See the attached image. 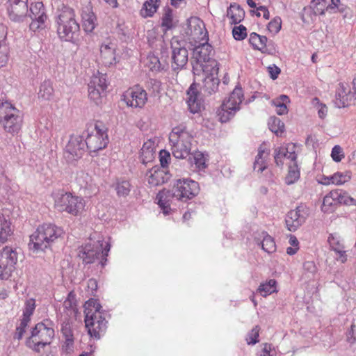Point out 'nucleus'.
<instances>
[{
  "instance_id": "6e6d98bb",
  "label": "nucleus",
  "mask_w": 356,
  "mask_h": 356,
  "mask_svg": "<svg viewBox=\"0 0 356 356\" xmlns=\"http://www.w3.org/2000/svg\"><path fill=\"white\" fill-rule=\"evenodd\" d=\"M313 104L317 106L318 115L321 119H324L327 113V107L325 104L320 102L318 97L313 99Z\"/></svg>"
},
{
  "instance_id": "680f3d73",
  "label": "nucleus",
  "mask_w": 356,
  "mask_h": 356,
  "mask_svg": "<svg viewBox=\"0 0 356 356\" xmlns=\"http://www.w3.org/2000/svg\"><path fill=\"white\" fill-rule=\"evenodd\" d=\"M303 269L305 273L308 274V277H310L311 275L313 276L317 270L315 263L312 261L304 262Z\"/></svg>"
},
{
  "instance_id": "338daca9",
  "label": "nucleus",
  "mask_w": 356,
  "mask_h": 356,
  "mask_svg": "<svg viewBox=\"0 0 356 356\" xmlns=\"http://www.w3.org/2000/svg\"><path fill=\"white\" fill-rule=\"evenodd\" d=\"M248 336L249 339H247L248 344L254 345L258 342L259 330H257V326L252 330L251 333Z\"/></svg>"
},
{
  "instance_id": "58836bf2",
  "label": "nucleus",
  "mask_w": 356,
  "mask_h": 356,
  "mask_svg": "<svg viewBox=\"0 0 356 356\" xmlns=\"http://www.w3.org/2000/svg\"><path fill=\"white\" fill-rule=\"evenodd\" d=\"M115 189L119 197H127L131 191V184L129 181L118 179L115 183Z\"/></svg>"
},
{
  "instance_id": "ea45409f",
  "label": "nucleus",
  "mask_w": 356,
  "mask_h": 356,
  "mask_svg": "<svg viewBox=\"0 0 356 356\" xmlns=\"http://www.w3.org/2000/svg\"><path fill=\"white\" fill-rule=\"evenodd\" d=\"M263 240L261 242L262 249L268 252L273 253L276 250V245L274 238L266 232H263Z\"/></svg>"
},
{
  "instance_id": "13d9d810",
  "label": "nucleus",
  "mask_w": 356,
  "mask_h": 356,
  "mask_svg": "<svg viewBox=\"0 0 356 356\" xmlns=\"http://www.w3.org/2000/svg\"><path fill=\"white\" fill-rule=\"evenodd\" d=\"M261 52L268 55H275L277 53V46L273 40L267 39V42L265 43Z\"/></svg>"
},
{
  "instance_id": "f8f14e48",
  "label": "nucleus",
  "mask_w": 356,
  "mask_h": 356,
  "mask_svg": "<svg viewBox=\"0 0 356 356\" xmlns=\"http://www.w3.org/2000/svg\"><path fill=\"white\" fill-rule=\"evenodd\" d=\"M29 11L27 16L31 19V22L29 24L30 30L35 32L40 29H44L47 26V15L42 2L31 3Z\"/></svg>"
},
{
  "instance_id": "a878e982",
  "label": "nucleus",
  "mask_w": 356,
  "mask_h": 356,
  "mask_svg": "<svg viewBox=\"0 0 356 356\" xmlns=\"http://www.w3.org/2000/svg\"><path fill=\"white\" fill-rule=\"evenodd\" d=\"M227 16L231 19V24H236L243 20L245 11L242 7L236 3H231L227 10Z\"/></svg>"
},
{
  "instance_id": "423d86ee",
  "label": "nucleus",
  "mask_w": 356,
  "mask_h": 356,
  "mask_svg": "<svg viewBox=\"0 0 356 356\" xmlns=\"http://www.w3.org/2000/svg\"><path fill=\"white\" fill-rule=\"evenodd\" d=\"M54 337L53 323L49 319H45L37 323L33 328L27 344L34 351L40 353V348H43L47 345H49Z\"/></svg>"
},
{
  "instance_id": "37998d69",
  "label": "nucleus",
  "mask_w": 356,
  "mask_h": 356,
  "mask_svg": "<svg viewBox=\"0 0 356 356\" xmlns=\"http://www.w3.org/2000/svg\"><path fill=\"white\" fill-rule=\"evenodd\" d=\"M326 4V0H312L310 7L313 10V13L315 15H325V11H327Z\"/></svg>"
},
{
  "instance_id": "052dcab7",
  "label": "nucleus",
  "mask_w": 356,
  "mask_h": 356,
  "mask_svg": "<svg viewBox=\"0 0 356 356\" xmlns=\"http://www.w3.org/2000/svg\"><path fill=\"white\" fill-rule=\"evenodd\" d=\"M331 156L335 162H339L344 158L343 149L339 145H335L332 149Z\"/></svg>"
},
{
  "instance_id": "c85d7f7f",
  "label": "nucleus",
  "mask_w": 356,
  "mask_h": 356,
  "mask_svg": "<svg viewBox=\"0 0 356 356\" xmlns=\"http://www.w3.org/2000/svg\"><path fill=\"white\" fill-rule=\"evenodd\" d=\"M6 31L3 26H0V67L5 66L8 60L9 49L5 44Z\"/></svg>"
},
{
  "instance_id": "72a5a7b5",
  "label": "nucleus",
  "mask_w": 356,
  "mask_h": 356,
  "mask_svg": "<svg viewBox=\"0 0 356 356\" xmlns=\"http://www.w3.org/2000/svg\"><path fill=\"white\" fill-rule=\"evenodd\" d=\"M300 170L297 163H291L289 165L288 173L285 177V183L291 185L296 182L300 178Z\"/></svg>"
},
{
  "instance_id": "c756f323",
  "label": "nucleus",
  "mask_w": 356,
  "mask_h": 356,
  "mask_svg": "<svg viewBox=\"0 0 356 356\" xmlns=\"http://www.w3.org/2000/svg\"><path fill=\"white\" fill-rule=\"evenodd\" d=\"M160 0H147L140 10V15L144 17H150L154 15L159 8Z\"/></svg>"
},
{
  "instance_id": "4be33fe9",
  "label": "nucleus",
  "mask_w": 356,
  "mask_h": 356,
  "mask_svg": "<svg viewBox=\"0 0 356 356\" xmlns=\"http://www.w3.org/2000/svg\"><path fill=\"white\" fill-rule=\"evenodd\" d=\"M172 145V153L177 159L186 158L191 149V140H179L177 141H170Z\"/></svg>"
},
{
  "instance_id": "cd10ccee",
  "label": "nucleus",
  "mask_w": 356,
  "mask_h": 356,
  "mask_svg": "<svg viewBox=\"0 0 356 356\" xmlns=\"http://www.w3.org/2000/svg\"><path fill=\"white\" fill-rule=\"evenodd\" d=\"M11 222L3 215L0 216V243H6L13 234Z\"/></svg>"
},
{
  "instance_id": "69168bd1",
  "label": "nucleus",
  "mask_w": 356,
  "mask_h": 356,
  "mask_svg": "<svg viewBox=\"0 0 356 356\" xmlns=\"http://www.w3.org/2000/svg\"><path fill=\"white\" fill-rule=\"evenodd\" d=\"M273 104L277 107L276 113L279 115H282L288 113V108L284 102L281 101H273Z\"/></svg>"
},
{
  "instance_id": "6ab92c4d",
  "label": "nucleus",
  "mask_w": 356,
  "mask_h": 356,
  "mask_svg": "<svg viewBox=\"0 0 356 356\" xmlns=\"http://www.w3.org/2000/svg\"><path fill=\"white\" fill-rule=\"evenodd\" d=\"M127 105L134 108H142L147 100V92L139 86L130 89L124 95Z\"/></svg>"
},
{
  "instance_id": "bf43d9fd",
  "label": "nucleus",
  "mask_w": 356,
  "mask_h": 356,
  "mask_svg": "<svg viewBox=\"0 0 356 356\" xmlns=\"http://www.w3.org/2000/svg\"><path fill=\"white\" fill-rule=\"evenodd\" d=\"M35 308L34 299H29L25 303V308L23 311V316L31 318Z\"/></svg>"
},
{
  "instance_id": "0e129e2a",
  "label": "nucleus",
  "mask_w": 356,
  "mask_h": 356,
  "mask_svg": "<svg viewBox=\"0 0 356 356\" xmlns=\"http://www.w3.org/2000/svg\"><path fill=\"white\" fill-rule=\"evenodd\" d=\"M155 152L140 151V160L142 163L147 164L153 161Z\"/></svg>"
},
{
  "instance_id": "49530a36",
  "label": "nucleus",
  "mask_w": 356,
  "mask_h": 356,
  "mask_svg": "<svg viewBox=\"0 0 356 356\" xmlns=\"http://www.w3.org/2000/svg\"><path fill=\"white\" fill-rule=\"evenodd\" d=\"M337 191L338 195H340L338 204L356 206V199L351 197L346 191L339 189H337Z\"/></svg>"
},
{
  "instance_id": "393cba45",
  "label": "nucleus",
  "mask_w": 356,
  "mask_h": 356,
  "mask_svg": "<svg viewBox=\"0 0 356 356\" xmlns=\"http://www.w3.org/2000/svg\"><path fill=\"white\" fill-rule=\"evenodd\" d=\"M101 58L106 66L116 63L115 44L113 43L102 44L100 48Z\"/></svg>"
},
{
  "instance_id": "09e8293b",
  "label": "nucleus",
  "mask_w": 356,
  "mask_h": 356,
  "mask_svg": "<svg viewBox=\"0 0 356 356\" xmlns=\"http://www.w3.org/2000/svg\"><path fill=\"white\" fill-rule=\"evenodd\" d=\"M232 35L235 40H243L247 37V29L243 25L234 26L232 29Z\"/></svg>"
},
{
  "instance_id": "2eb2a0df",
  "label": "nucleus",
  "mask_w": 356,
  "mask_h": 356,
  "mask_svg": "<svg viewBox=\"0 0 356 356\" xmlns=\"http://www.w3.org/2000/svg\"><path fill=\"white\" fill-rule=\"evenodd\" d=\"M106 75L94 74L88 83V97L97 105L101 103L102 97L107 88Z\"/></svg>"
},
{
  "instance_id": "a211bd4d",
  "label": "nucleus",
  "mask_w": 356,
  "mask_h": 356,
  "mask_svg": "<svg viewBox=\"0 0 356 356\" xmlns=\"http://www.w3.org/2000/svg\"><path fill=\"white\" fill-rule=\"evenodd\" d=\"M308 216L307 209L305 207L299 206L295 209L288 212L285 218V223L288 230L295 232L305 222Z\"/></svg>"
},
{
  "instance_id": "1a4fd4ad",
  "label": "nucleus",
  "mask_w": 356,
  "mask_h": 356,
  "mask_svg": "<svg viewBox=\"0 0 356 356\" xmlns=\"http://www.w3.org/2000/svg\"><path fill=\"white\" fill-rule=\"evenodd\" d=\"M111 245L106 243L105 248L102 249V244L99 245L87 243L82 245L79 249L78 256L83 260L85 264H90L95 262L97 259H100L99 264L102 267H104L107 261L108 253L110 250Z\"/></svg>"
},
{
  "instance_id": "7c9ffc66",
  "label": "nucleus",
  "mask_w": 356,
  "mask_h": 356,
  "mask_svg": "<svg viewBox=\"0 0 356 356\" xmlns=\"http://www.w3.org/2000/svg\"><path fill=\"white\" fill-rule=\"evenodd\" d=\"M177 140H191V136L184 125L174 127L170 134L169 141H177Z\"/></svg>"
},
{
  "instance_id": "473e14b6",
  "label": "nucleus",
  "mask_w": 356,
  "mask_h": 356,
  "mask_svg": "<svg viewBox=\"0 0 356 356\" xmlns=\"http://www.w3.org/2000/svg\"><path fill=\"white\" fill-rule=\"evenodd\" d=\"M337 190L330 191L327 194L323 200L322 210L327 211L332 207L337 205L339 203V197Z\"/></svg>"
},
{
  "instance_id": "de8ad7c7",
  "label": "nucleus",
  "mask_w": 356,
  "mask_h": 356,
  "mask_svg": "<svg viewBox=\"0 0 356 356\" xmlns=\"http://www.w3.org/2000/svg\"><path fill=\"white\" fill-rule=\"evenodd\" d=\"M327 241L332 248V250L334 252L340 250L341 249H344V246L343 243L341 242L339 238L334 234H330Z\"/></svg>"
},
{
  "instance_id": "5fc2aeb1",
  "label": "nucleus",
  "mask_w": 356,
  "mask_h": 356,
  "mask_svg": "<svg viewBox=\"0 0 356 356\" xmlns=\"http://www.w3.org/2000/svg\"><path fill=\"white\" fill-rule=\"evenodd\" d=\"M30 321L31 318L23 316L21 320L20 325L16 328L15 339H21L22 338L23 334L25 332L26 327L28 326Z\"/></svg>"
},
{
  "instance_id": "b1692460",
  "label": "nucleus",
  "mask_w": 356,
  "mask_h": 356,
  "mask_svg": "<svg viewBox=\"0 0 356 356\" xmlns=\"http://www.w3.org/2000/svg\"><path fill=\"white\" fill-rule=\"evenodd\" d=\"M82 27L86 33H92L97 26L96 15L89 8H86L81 13Z\"/></svg>"
},
{
  "instance_id": "7ed1b4c3",
  "label": "nucleus",
  "mask_w": 356,
  "mask_h": 356,
  "mask_svg": "<svg viewBox=\"0 0 356 356\" xmlns=\"http://www.w3.org/2000/svg\"><path fill=\"white\" fill-rule=\"evenodd\" d=\"M63 234V230L60 227L52 224H43L30 236L29 248L36 252L43 251Z\"/></svg>"
},
{
  "instance_id": "4d7b16f0",
  "label": "nucleus",
  "mask_w": 356,
  "mask_h": 356,
  "mask_svg": "<svg viewBox=\"0 0 356 356\" xmlns=\"http://www.w3.org/2000/svg\"><path fill=\"white\" fill-rule=\"evenodd\" d=\"M286 154L283 152V147L276 148L274 151V159L277 166L282 167L284 165V159Z\"/></svg>"
},
{
  "instance_id": "bb28decb",
  "label": "nucleus",
  "mask_w": 356,
  "mask_h": 356,
  "mask_svg": "<svg viewBox=\"0 0 356 356\" xmlns=\"http://www.w3.org/2000/svg\"><path fill=\"white\" fill-rule=\"evenodd\" d=\"M64 312L67 316L76 317L78 314L76 294L74 291H70L63 302Z\"/></svg>"
},
{
  "instance_id": "4468645a",
  "label": "nucleus",
  "mask_w": 356,
  "mask_h": 356,
  "mask_svg": "<svg viewBox=\"0 0 356 356\" xmlns=\"http://www.w3.org/2000/svg\"><path fill=\"white\" fill-rule=\"evenodd\" d=\"M85 324L90 337L97 339H100L107 328V321L102 314L98 313L93 314H90V312H87Z\"/></svg>"
},
{
  "instance_id": "774afa93",
  "label": "nucleus",
  "mask_w": 356,
  "mask_h": 356,
  "mask_svg": "<svg viewBox=\"0 0 356 356\" xmlns=\"http://www.w3.org/2000/svg\"><path fill=\"white\" fill-rule=\"evenodd\" d=\"M268 72L269 73L270 77L273 80H275L281 72L280 69L275 65H272L268 67Z\"/></svg>"
},
{
  "instance_id": "f03ea898",
  "label": "nucleus",
  "mask_w": 356,
  "mask_h": 356,
  "mask_svg": "<svg viewBox=\"0 0 356 356\" xmlns=\"http://www.w3.org/2000/svg\"><path fill=\"white\" fill-rule=\"evenodd\" d=\"M56 22L57 24V33L62 40L72 42L80 31L79 24L75 19L74 10L61 3L58 6Z\"/></svg>"
},
{
  "instance_id": "0eeeda50",
  "label": "nucleus",
  "mask_w": 356,
  "mask_h": 356,
  "mask_svg": "<svg viewBox=\"0 0 356 356\" xmlns=\"http://www.w3.org/2000/svg\"><path fill=\"white\" fill-rule=\"evenodd\" d=\"M23 117L21 111L10 102L0 104V122L9 133H17L22 127Z\"/></svg>"
},
{
  "instance_id": "864d4df0",
  "label": "nucleus",
  "mask_w": 356,
  "mask_h": 356,
  "mask_svg": "<svg viewBox=\"0 0 356 356\" xmlns=\"http://www.w3.org/2000/svg\"><path fill=\"white\" fill-rule=\"evenodd\" d=\"M268 158V157H261V159H259V156H256L253 163L254 170L257 172H262L264 171L268 167L266 162Z\"/></svg>"
},
{
  "instance_id": "20e7f679",
  "label": "nucleus",
  "mask_w": 356,
  "mask_h": 356,
  "mask_svg": "<svg viewBox=\"0 0 356 356\" xmlns=\"http://www.w3.org/2000/svg\"><path fill=\"white\" fill-rule=\"evenodd\" d=\"M86 132V135L85 133L83 134L85 136L84 141L92 156H95L92 153H97L106 147L109 143L108 128L102 122L97 121L94 125L90 124Z\"/></svg>"
},
{
  "instance_id": "a18cd8bd",
  "label": "nucleus",
  "mask_w": 356,
  "mask_h": 356,
  "mask_svg": "<svg viewBox=\"0 0 356 356\" xmlns=\"http://www.w3.org/2000/svg\"><path fill=\"white\" fill-rule=\"evenodd\" d=\"M84 313L85 316L87 314V312H90V314H102L100 309H102L101 305L98 302L97 300L91 298L88 300L84 305Z\"/></svg>"
},
{
  "instance_id": "3c124183",
  "label": "nucleus",
  "mask_w": 356,
  "mask_h": 356,
  "mask_svg": "<svg viewBox=\"0 0 356 356\" xmlns=\"http://www.w3.org/2000/svg\"><path fill=\"white\" fill-rule=\"evenodd\" d=\"M282 19L280 17H274L268 24V30L273 33L277 34L281 29Z\"/></svg>"
},
{
  "instance_id": "e433bc0d",
  "label": "nucleus",
  "mask_w": 356,
  "mask_h": 356,
  "mask_svg": "<svg viewBox=\"0 0 356 356\" xmlns=\"http://www.w3.org/2000/svg\"><path fill=\"white\" fill-rule=\"evenodd\" d=\"M172 9L169 6L163 8V14L161 18V26L165 30H170L174 27Z\"/></svg>"
},
{
  "instance_id": "f257e3e1",
  "label": "nucleus",
  "mask_w": 356,
  "mask_h": 356,
  "mask_svg": "<svg viewBox=\"0 0 356 356\" xmlns=\"http://www.w3.org/2000/svg\"><path fill=\"white\" fill-rule=\"evenodd\" d=\"M218 64L216 63L211 69L204 70L205 76L199 91L198 84L193 83L187 90L188 105L192 113L200 111L202 107L203 97H209L215 94L218 90L220 79L218 78Z\"/></svg>"
},
{
  "instance_id": "6e6552de",
  "label": "nucleus",
  "mask_w": 356,
  "mask_h": 356,
  "mask_svg": "<svg viewBox=\"0 0 356 356\" xmlns=\"http://www.w3.org/2000/svg\"><path fill=\"white\" fill-rule=\"evenodd\" d=\"M243 99V93L241 87L237 86L230 94L227 100L224 101L217 111L219 120L227 122L231 120L240 110V105Z\"/></svg>"
},
{
  "instance_id": "c9c22d12",
  "label": "nucleus",
  "mask_w": 356,
  "mask_h": 356,
  "mask_svg": "<svg viewBox=\"0 0 356 356\" xmlns=\"http://www.w3.org/2000/svg\"><path fill=\"white\" fill-rule=\"evenodd\" d=\"M267 37L253 32L250 35L249 42L254 49L261 51L265 43L267 42Z\"/></svg>"
},
{
  "instance_id": "2f4dec72",
  "label": "nucleus",
  "mask_w": 356,
  "mask_h": 356,
  "mask_svg": "<svg viewBox=\"0 0 356 356\" xmlns=\"http://www.w3.org/2000/svg\"><path fill=\"white\" fill-rule=\"evenodd\" d=\"M147 65L152 72H160L166 70L168 65L166 63H161L159 58L154 55H149L147 58Z\"/></svg>"
},
{
  "instance_id": "f3484780",
  "label": "nucleus",
  "mask_w": 356,
  "mask_h": 356,
  "mask_svg": "<svg viewBox=\"0 0 356 356\" xmlns=\"http://www.w3.org/2000/svg\"><path fill=\"white\" fill-rule=\"evenodd\" d=\"M7 10L10 20L22 22L29 12L28 0H8Z\"/></svg>"
},
{
  "instance_id": "5701e85b",
  "label": "nucleus",
  "mask_w": 356,
  "mask_h": 356,
  "mask_svg": "<svg viewBox=\"0 0 356 356\" xmlns=\"http://www.w3.org/2000/svg\"><path fill=\"white\" fill-rule=\"evenodd\" d=\"M173 193L172 187L171 190L163 189L157 194L156 198L158 200V204L165 215L169 214L171 210V202L172 200L175 198V195H173Z\"/></svg>"
},
{
  "instance_id": "dca6fc26",
  "label": "nucleus",
  "mask_w": 356,
  "mask_h": 356,
  "mask_svg": "<svg viewBox=\"0 0 356 356\" xmlns=\"http://www.w3.org/2000/svg\"><path fill=\"white\" fill-rule=\"evenodd\" d=\"M84 136H71L65 147V156L71 161L81 159L86 152V145Z\"/></svg>"
},
{
  "instance_id": "9b49d317",
  "label": "nucleus",
  "mask_w": 356,
  "mask_h": 356,
  "mask_svg": "<svg viewBox=\"0 0 356 356\" xmlns=\"http://www.w3.org/2000/svg\"><path fill=\"white\" fill-rule=\"evenodd\" d=\"M17 252L15 249L6 246L0 252V279L8 280L16 268Z\"/></svg>"
},
{
  "instance_id": "ddd939ff",
  "label": "nucleus",
  "mask_w": 356,
  "mask_h": 356,
  "mask_svg": "<svg viewBox=\"0 0 356 356\" xmlns=\"http://www.w3.org/2000/svg\"><path fill=\"white\" fill-rule=\"evenodd\" d=\"M172 68L173 70L182 69L188 63V52L184 40L172 38L171 40Z\"/></svg>"
},
{
  "instance_id": "f704fd0d",
  "label": "nucleus",
  "mask_w": 356,
  "mask_h": 356,
  "mask_svg": "<svg viewBox=\"0 0 356 356\" xmlns=\"http://www.w3.org/2000/svg\"><path fill=\"white\" fill-rule=\"evenodd\" d=\"M52 83L49 80H44L40 86L38 97L44 99H50L54 95Z\"/></svg>"
},
{
  "instance_id": "39448f33",
  "label": "nucleus",
  "mask_w": 356,
  "mask_h": 356,
  "mask_svg": "<svg viewBox=\"0 0 356 356\" xmlns=\"http://www.w3.org/2000/svg\"><path fill=\"white\" fill-rule=\"evenodd\" d=\"M54 207L59 212L78 216L84 211L86 202L82 197L70 192L58 191L54 195Z\"/></svg>"
},
{
  "instance_id": "e2e57ef3",
  "label": "nucleus",
  "mask_w": 356,
  "mask_h": 356,
  "mask_svg": "<svg viewBox=\"0 0 356 356\" xmlns=\"http://www.w3.org/2000/svg\"><path fill=\"white\" fill-rule=\"evenodd\" d=\"M160 163L163 169H165L169 163L170 160V154L166 150H161L159 152Z\"/></svg>"
},
{
  "instance_id": "4c0bfd02",
  "label": "nucleus",
  "mask_w": 356,
  "mask_h": 356,
  "mask_svg": "<svg viewBox=\"0 0 356 356\" xmlns=\"http://www.w3.org/2000/svg\"><path fill=\"white\" fill-rule=\"evenodd\" d=\"M61 333L65 339L67 348H71L74 345V334L69 323H63L61 326Z\"/></svg>"
},
{
  "instance_id": "603ef678",
  "label": "nucleus",
  "mask_w": 356,
  "mask_h": 356,
  "mask_svg": "<svg viewBox=\"0 0 356 356\" xmlns=\"http://www.w3.org/2000/svg\"><path fill=\"white\" fill-rule=\"evenodd\" d=\"M161 83L155 79H149L146 82V88L154 95L160 92Z\"/></svg>"
},
{
  "instance_id": "aec40b11",
  "label": "nucleus",
  "mask_w": 356,
  "mask_h": 356,
  "mask_svg": "<svg viewBox=\"0 0 356 356\" xmlns=\"http://www.w3.org/2000/svg\"><path fill=\"white\" fill-rule=\"evenodd\" d=\"M147 176H148L149 184L156 186L168 182L171 175L165 169L154 166L147 172Z\"/></svg>"
},
{
  "instance_id": "9d476101",
  "label": "nucleus",
  "mask_w": 356,
  "mask_h": 356,
  "mask_svg": "<svg viewBox=\"0 0 356 356\" xmlns=\"http://www.w3.org/2000/svg\"><path fill=\"white\" fill-rule=\"evenodd\" d=\"M172 187L175 199L184 202L194 198L200 191L198 182L186 178L174 180Z\"/></svg>"
},
{
  "instance_id": "a19ab883",
  "label": "nucleus",
  "mask_w": 356,
  "mask_h": 356,
  "mask_svg": "<svg viewBox=\"0 0 356 356\" xmlns=\"http://www.w3.org/2000/svg\"><path fill=\"white\" fill-rule=\"evenodd\" d=\"M259 292L264 297H266L276 291V281L270 280L268 282L261 284L258 289Z\"/></svg>"
},
{
  "instance_id": "412c9836",
  "label": "nucleus",
  "mask_w": 356,
  "mask_h": 356,
  "mask_svg": "<svg viewBox=\"0 0 356 356\" xmlns=\"http://www.w3.org/2000/svg\"><path fill=\"white\" fill-rule=\"evenodd\" d=\"M350 90L343 83H339L335 92L334 103L339 108L347 107L351 100Z\"/></svg>"
},
{
  "instance_id": "8fccbe9b",
  "label": "nucleus",
  "mask_w": 356,
  "mask_h": 356,
  "mask_svg": "<svg viewBox=\"0 0 356 356\" xmlns=\"http://www.w3.org/2000/svg\"><path fill=\"white\" fill-rule=\"evenodd\" d=\"M193 162L198 170H204L207 168L206 159L203 153L196 152L193 155Z\"/></svg>"
},
{
  "instance_id": "c03bdc74",
  "label": "nucleus",
  "mask_w": 356,
  "mask_h": 356,
  "mask_svg": "<svg viewBox=\"0 0 356 356\" xmlns=\"http://www.w3.org/2000/svg\"><path fill=\"white\" fill-rule=\"evenodd\" d=\"M269 128L272 132H274L276 135L279 133L282 134L284 131V122L277 117H271L268 122Z\"/></svg>"
},
{
  "instance_id": "79ce46f5",
  "label": "nucleus",
  "mask_w": 356,
  "mask_h": 356,
  "mask_svg": "<svg viewBox=\"0 0 356 356\" xmlns=\"http://www.w3.org/2000/svg\"><path fill=\"white\" fill-rule=\"evenodd\" d=\"M351 179V173L350 172H337L334 173L333 175L330 176L329 179H331L332 184L336 185H341L347 181H348Z\"/></svg>"
}]
</instances>
